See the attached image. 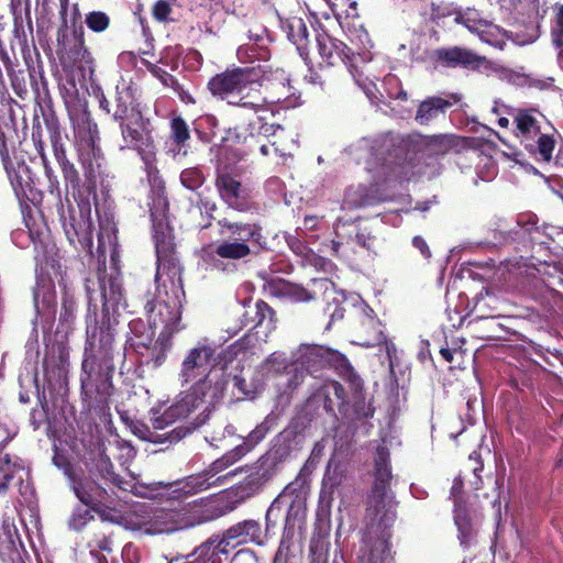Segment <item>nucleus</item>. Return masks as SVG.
I'll return each instance as SVG.
<instances>
[{
  "label": "nucleus",
  "mask_w": 563,
  "mask_h": 563,
  "mask_svg": "<svg viewBox=\"0 0 563 563\" xmlns=\"http://www.w3.org/2000/svg\"><path fill=\"white\" fill-rule=\"evenodd\" d=\"M32 141L37 155L41 157L44 174L47 179V192L55 198V206L64 233L71 246L78 252H86L93 256L92 220L90 197L97 200L96 181L92 168L86 170V181L78 183V189L70 188L77 203L74 206L66 196L65 202L58 176L53 169L45 153V141L42 137V128L37 118L34 120ZM69 190V188H67Z\"/></svg>",
  "instance_id": "nucleus-1"
},
{
  "label": "nucleus",
  "mask_w": 563,
  "mask_h": 563,
  "mask_svg": "<svg viewBox=\"0 0 563 563\" xmlns=\"http://www.w3.org/2000/svg\"><path fill=\"white\" fill-rule=\"evenodd\" d=\"M115 358L124 363L125 349L115 350L113 323L87 327V340L81 362L80 391L82 400L99 416L110 415V398L113 395Z\"/></svg>",
  "instance_id": "nucleus-2"
},
{
  "label": "nucleus",
  "mask_w": 563,
  "mask_h": 563,
  "mask_svg": "<svg viewBox=\"0 0 563 563\" xmlns=\"http://www.w3.org/2000/svg\"><path fill=\"white\" fill-rule=\"evenodd\" d=\"M181 297H185L184 280L166 279L154 282V289L140 284L132 296V313L142 310L151 329L163 327L159 342L164 346H172L174 334L184 328Z\"/></svg>",
  "instance_id": "nucleus-3"
},
{
  "label": "nucleus",
  "mask_w": 563,
  "mask_h": 563,
  "mask_svg": "<svg viewBox=\"0 0 563 563\" xmlns=\"http://www.w3.org/2000/svg\"><path fill=\"white\" fill-rule=\"evenodd\" d=\"M269 74L268 66L261 64L227 68L209 79L207 89L218 100L256 112L267 102L261 88Z\"/></svg>",
  "instance_id": "nucleus-4"
},
{
  "label": "nucleus",
  "mask_w": 563,
  "mask_h": 563,
  "mask_svg": "<svg viewBox=\"0 0 563 563\" xmlns=\"http://www.w3.org/2000/svg\"><path fill=\"white\" fill-rule=\"evenodd\" d=\"M261 523L253 519L240 521L227 529L222 537L211 536L188 554L177 553L166 558L169 563H222L231 549L239 544H263Z\"/></svg>",
  "instance_id": "nucleus-5"
},
{
  "label": "nucleus",
  "mask_w": 563,
  "mask_h": 563,
  "mask_svg": "<svg viewBox=\"0 0 563 563\" xmlns=\"http://www.w3.org/2000/svg\"><path fill=\"white\" fill-rule=\"evenodd\" d=\"M19 139L18 129L4 125L0 129V157L13 191L20 202L40 205L43 192L35 188L30 167L21 159L11 157Z\"/></svg>",
  "instance_id": "nucleus-6"
},
{
  "label": "nucleus",
  "mask_w": 563,
  "mask_h": 563,
  "mask_svg": "<svg viewBox=\"0 0 563 563\" xmlns=\"http://www.w3.org/2000/svg\"><path fill=\"white\" fill-rule=\"evenodd\" d=\"M216 372L217 369L211 373V380L203 385L201 393H196L194 387H190L180 400L169 406L154 421V426L156 428L173 427L178 421L185 422L184 420L188 419L203 402L214 406L223 400L229 378L225 372L220 376Z\"/></svg>",
  "instance_id": "nucleus-7"
},
{
  "label": "nucleus",
  "mask_w": 563,
  "mask_h": 563,
  "mask_svg": "<svg viewBox=\"0 0 563 563\" xmlns=\"http://www.w3.org/2000/svg\"><path fill=\"white\" fill-rule=\"evenodd\" d=\"M114 122L118 123L121 133L122 144H120V150L137 152L145 164L148 176L153 175L154 181H158V190L164 191V181L157 176L158 169L154 166L155 145L150 129V119L141 112Z\"/></svg>",
  "instance_id": "nucleus-8"
},
{
  "label": "nucleus",
  "mask_w": 563,
  "mask_h": 563,
  "mask_svg": "<svg viewBox=\"0 0 563 563\" xmlns=\"http://www.w3.org/2000/svg\"><path fill=\"white\" fill-rule=\"evenodd\" d=\"M152 232L156 253V273L154 282H159L164 275L167 280H183L184 267L180 264L174 230L166 216L156 217L151 212Z\"/></svg>",
  "instance_id": "nucleus-9"
},
{
  "label": "nucleus",
  "mask_w": 563,
  "mask_h": 563,
  "mask_svg": "<svg viewBox=\"0 0 563 563\" xmlns=\"http://www.w3.org/2000/svg\"><path fill=\"white\" fill-rule=\"evenodd\" d=\"M306 516V494L302 485L294 482L288 484L273 500L265 516L266 532L275 529L284 520V533L291 531L301 523Z\"/></svg>",
  "instance_id": "nucleus-10"
},
{
  "label": "nucleus",
  "mask_w": 563,
  "mask_h": 563,
  "mask_svg": "<svg viewBox=\"0 0 563 563\" xmlns=\"http://www.w3.org/2000/svg\"><path fill=\"white\" fill-rule=\"evenodd\" d=\"M37 108L41 111L42 120L35 111L32 125L34 124L35 118L38 119L42 129V123H44L48 132V139L54 157L62 170L66 188L78 189V183H81V177L75 164L67 157L66 140L68 136L64 132L57 115L52 109H44L41 103H37ZM42 137L44 139L43 134Z\"/></svg>",
  "instance_id": "nucleus-11"
},
{
  "label": "nucleus",
  "mask_w": 563,
  "mask_h": 563,
  "mask_svg": "<svg viewBox=\"0 0 563 563\" xmlns=\"http://www.w3.org/2000/svg\"><path fill=\"white\" fill-rule=\"evenodd\" d=\"M214 356V345L198 342L187 352L181 362L179 372L181 384H190L196 393H201L203 385L211 380V373L218 367Z\"/></svg>",
  "instance_id": "nucleus-12"
},
{
  "label": "nucleus",
  "mask_w": 563,
  "mask_h": 563,
  "mask_svg": "<svg viewBox=\"0 0 563 563\" xmlns=\"http://www.w3.org/2000/svg\"><path fill=\"white\" fill-rule=\"evenodd\" d=\"M251 253L252 250L249 244L229 239L217 245H203L199 251V258L206 269L231 274L238 271L234 261L245 258Z\"/></svg>",
  "instance_id": "nucleus-13"
},
{
  "label": "nucleus",
  "mask_w": 563,
  "mask_h": 563,
  "mask_svg": "<svg viewBox=\"0 0 563 563\" xmlns=\"http://www.w3.org/2000/svg\"><path fill=\"white\" fill-rule=\"evenodd\" d=\"M120 417L135 437L155 444H175L191 434L200 426V422L196 421H179V424L166 430L169 427L156 428L154 426V421L161 416L152 419V428L142 420L130 418L125 411L120 413Z\"/></svg>",
  "instance_id": "nucleus-14"
},
{
  "label": "nucleus",
  "mask_w": 563,
  "mask_h": 563,
  "mask_svg": "<svg viewBox=\"0 0 563 563\" xmlns=\"http://www.w3.org/2000/svg\"><path fill=\"white\" fill-rule=\"evenodd\" d=\"M349 387L352 391L350 400L346 399V391L341 383L332 380L329 384V388H331L333 396L338 400V410L342 419L347 423L354 424L372 418L375 413V408L365 400L363 380H361L360 387Z\"/></svg>",
  "instance_id": "nucleus-15"
},
{
  "label": "nucleus",
  "mask_w": 563,
  "mask_h": 563,
  "mask_svg": "<svg viewBox=\"0 0 563 563\" xmlns=\"http://www.w3.org/2000/svg\"><path fill=\"white\" fill-rule=\"evenodd\" d=\"M179 509L187 529L217 520L230 514L234 507L224 497L213 495L184 503Z\"/></svg>",
  "instance_id": "nucleus-16"
},
{
  "label": "nucleus",
  "mask_w": 563,
  "mask_h": 563,
  "mask_svg": "<svg viewBox=\"0 0 563 563\" xmlns=\"http://www.w3.org/2000/svg\"><path fill=\"white\" fill-rule=\"evenodd\" d=\"M318 52L323 63L328 66L343 64L353 78L361 76L358 67L365 62L361 53L354 52L344 42L330 36L329 34H318Z\"/></svg>",
  "instance_id": "nucleus-17"
},
{
  "label": "nucleus",
  "mask_w": 563,
  "mask_h": 563,
  "mask_svg": "<svg viewBox=\"0 0 563 563\" xmlns=\"http://www.w3.org/2000/svg\"><path fill=\"white\" fill-rule=\"evenodd\" d=\"M98 280L100 295L103 300L100 324L103 321L110 320L113 323V333L115 334V327L119 323L117 314H120V310L132 313V296L135 294V290L126 298L123 294L122 280L119 276H110L108 279L99 276ZM97 324L99 325V323Z\"/></svg>",
  "instance_id": "nucleus-18"
},
{
  "label": "nucleus",
  "mask_w": 563,
  "mask_h": 563,
  "mask_svg": "<svg viewBox=\"0 0 563 563\" xmlns=\"http://www.w3.org/2000/svg\"><path fill=\"white\" fill-rule=\"evenodd\" d=\"M391 533L387 529L367 526L358 551V563H394Z\"/></svg>",
  "instance_id": "nucleus-19"
},
{
  "label": "nucleus",
  "mask_w": 563,
  "mask_h": 563,
  "mask_svg": "<svg viewBox=\"0 0 563 563\" xmlns=\"http://www.w3.org/2000/svg\"><path fill=\"white\" fill-rule=\"evenodd\" d=\"M214 186L222 201L231 209L245 212L251 209L252 190L229 173H220Z\"/></svg>",
  "instance_id": "nucleus-20"
},
{
  "label": "nucleus",
  "mask_w": 563,
  "mask_h": 563,
  "mask_svg": "<svg viewBox=\"0 0 563 563\" xmlns=\"http://www.w3.org/2000/svg\"><path fill=\"white\" fill-rule=\"evenodd\" d=\"M429 58L434 67H461L470 70H477L485 63V57L461 46L435 48L430 53Z\"/></svg>",
  "instance_id": "nucleus-21"
},
{
  "label": "nucleus",
  "mask_w": 563,
  "mask_h": 563,
  "mask_svg": "<svg viewBox=\"0 0 563 563\" xmlns=\"http://www.w3.org/2000/svg\"><path fill=\"white\" fill-rule=\"evenodd\" d=\"M73 44L58 40L57 53L62 64L64 66L77 67L81 70H91L95 59L86 44L85 30L81 24L73 29Z\"/></svg>",
  "instance_id": "nucleus-22"
},
{
  "label": "nucleus",
  "mask_w": 563,
  "mask_h": 563,
  "mask_svg": "<svg viewBox=\"0 0 563 563\" xmlns=\"http://www.w3.org/2000/svg\"><path fill=\"white\" fill-rule=\"evenodd\" d=\"M347 225L346 221L338 220L335 224V234L338 236V241H332V253L335 257L350 260L353 253L351 242L355 240L356 244L366 249L367 251H374L376 247V236L372 234L368 228H357L354 230V239L351 234L346 236L340 232L341 228H345Z\"/></svg>",
  "instance_id": "nucleus-23"
},
{
  "label": "nucleus",
  "mask_w": 563,
  "mask_h": 563,
  "mask_svg": "<svg viewBox=\"0 0 563 563\" xmlns=\"http://www.w3.org/2000/svg\"><path fill=\"white\" fill-rule=\"evenodd\" d=\"M69 479L76 497L90 509H99L100 504L112 500L108 490L91 477L71 473Z\"/></svg>",
  "instance_id": "nucleus-24"
},
{
  "label": "nucleus",
  "mask_w": 563,
  "mask_h": 563,
  "mask_svg": "<svg viewBox=\"0 0 563 563\" xmlns=\"http://www.w3.org/2000/svg\"><path fill=\"white\" fill-rule=\"evenodd\" d=\"M221 234H227L230 240L251 245H261L264 239L261 223L252 221H232L223 218L218 221Z\"/></svg>",
  "instance_id": "nucleus-25"
},
{
  "label": "nucleus",
  "mask_w": 563,
  "mask_h": 563,
  "mask_svg": "<svg viewBox=\"0 0 563 563\" xmlns=\"http://www.w3.org/2000/svg\"><path fill=\"white\" fill-rule=\"evenodd\" d=\"M24 223L33 244L36 263L40 265L47 264L53 249L48 227L43 219L37 221L31 213L24 214Z\"/></svg>",
  "instance_id": "nucleus-26"
},
{
  "label": "nucleus",
  "mask_w": 563,
  "mask_h": 563,
  "mask_svg": "<svg viewBox=\"0 0 563 563\" xmlns=\"http://www.w3.org/2000/svg\"><path fill=\"white\" fill-rule=\"evenodd\" d=\"M186 529L179 508L159 509L143 523L146 534H169Z\"/></svg>",
  "instance_id": "nucleus-27"
},
{
  "label": "nucleus",
  "mask_w": 563,
  "mask_h": 563,
  "mask_svg": "<svg viewBox=\"0 0 563 563\" xmlns=\"http://www.w3.org/2000/svg\"><path fill=\"white\" fill-rule=\"evenodd\" d=\"M220 485V477L209 479L206 473L202 471L198 474L187 476L184 479L176 482L170 490V499L179 501V504H184L188 497L205 492L210 487Z\"/></svg>",
  "instance_id": "nucleus-28"
},
{
  "label": "nucleus",
  "mask_w": 563,
  "mask_h": 563,
  "mask_svg": "<svg viewBox=\"0 0 563 563\" xmlns=\"http://www.w3.org/2000/svg\"><path fill=\"white\" fill-rule=\"evenodd\" d=\"M550 129L552 132H541L537 135L536 145L531 146L529 151L539 162L552 163L558 169H563V145L559 146L555 156H553L560 134L553 126H550Z\"/></svg>",
  "instance_id": "nucleus-29"
},
{
  "label": "nucleus",
  "mask_w": 563,
  "mask_h": 563,
  "mask_svg": "<svg viewBox=\"0 0 563 563\" xmlns=\"http://www.w3.org/2000/svg\"><path fill=\"white\" fill-rule=\"evenodd\" d=\"M99 233H98V247L97 260L98 263L106 268V253L110 252L111 262L117 265L119 261V243H118V229L112 219H99Z\"/></svg>",
  "instance_id": "nucleus-30"
},
{
  "label": "nucleus",
  "mask_w": 563,
  "mask_h": 563,
  "mask_svg": "<svg viewBox=\"0 0 563 563\" xmlns=\"http://www.w3.org/2000/svg\"><path fill=\"white\" fill-rule=\"evenodd\" d=\"M460 101L461 96L459 93H450L448 98L429 97L419 103L415 120L420 125H428L440 115H444L449 108Z\"/></svg>",
  "instance_id": "nucleus-31"
},
{
  "label": "nucleus",
  "mask_w": 563,
  "mask_h": 563,
  "mask_svg": "<svg viewBox=\"0 0 563 563\" xmlns=\"http://www.w3.org/2000/svg\"><path fill=\"white\" fill-rule=\"evenodd\" d=\"M265 291L277 298L288 299L291 302H308L316 298L314 294L301 285L287 282L283 278H272L264 285Z\"/></svg>",
  "instance_id": "nucleus-32"
},
{
  "label": "nucleus",
  "mask_w": 563,
  "mask_h": 563,
  "mask_svg": "<svg viewBox=\"0 0 563 563\" xmlns=\"http://www.w3.org/2000/svg\"><path fill=\"white\" fill-rule=\"evenodd\" d=\"M358 339L361 340L360 344L366 347L385 344L387 353H389L388 340L384 332V325L374 314L372 309H369V312H365L361 320Z\"/></svg>",
  "instance_id": "nucleus-33"
},
{
  "label": "nucleus",
  "mask_w": 563,
  "mask_h": 563,
  "mask_svg": "<svg viewBox=\"0 0 563 563\" xmlns=\"http://www.w3.org/2000/svg\"><path fill=\"white\" fill-rule=\"evenodd\" d=\"M276 311L264 300L260 299L255 302L254 308L244 311L241 319L239 329L233 330L236 334L242 328L251 325L254 328L265 327L266 330L272 331L276 324Z\"/></svg>",
  "instance_id": "nucleus-34"
},
{
  "label": "nucleus",
  "mask_w": 563,
  "mask_h": 563,
  "mask_svg": "<svg viewBox=\"0 0 563 563\" xmlns=\"http://www.w3.org/2000/svg\"><path fill=\"white\" fill-rule=\"evenodd\" d=\"M415 143L418 150L428 157H440L457 147L460 137L448 134L418 135Z\"/></svg>",
  "instance_id": "nucleus-35"
},
{
  "label": "nucleus",
  "mask_w": 563,
  "mask_h": 563,
  "mask_svg": "<svg viewBox=\"0 0 563 563\" xmlns=\"http://www.w3.org/2000/svg\"><path fill=\"white\" fill-rule=\"evenodd\" d=\"M268 459L265 461H261L260 465H257L253 472H251L238 486L236 490L240 497L250 498L257 494L264 485L269 482L275 475V470L273 463L272 465H266Z\"/></svg>",
  "instance_id": "nucleus-36"
},
{
  "label": "nucleus",
  "mask_w": 563,
  "mask_h": 563,
  "mask_svg": "<svg viewBox=\"0 0 563 563\" xmlns=\"http://www.w3.org/2000/svg\"><path fill=\"white\" fill-rule=\"evenodd\" d=\"M141 112L135 97V89L131 85L117 86L112 120L118 121Z\"/></svg>",
  "instance_id": "nucleus-37"
},
{
  "label": "nucleus",
  "mask_w": 563,
  "mask_h": 563,
  "mask_svg": "<svg viewBox=\"0 0 563 563\" xmlns=\"http://www.w3.org/2000/svg\"><path fill=\"white\" fill-rule=\"evenodd\" d=\"M538 218L536 214H520L517 220V227L520 230L507 229L506 225L499 224L498 228L493 230L494 244L507 245L519 239L521 231L531 233L533 230L538 231Z\"/></svg>",
  "instance_id": "nucleus-38"
},
{
  "label": "nucleus",
  "mask_w": 563,
  "mask_h": 563,
  "mask_svg": "<svg viewBox=\"0 0 563 563\" xmlns=\"http://www.w3.org/2000/svg\"><path fill=\"white\" fill-rule=\"evenodd\" d=\"M327 361V367L332 368L349 386L360 387L363 379L344 354L330 349Z\"/></svg>",
  "instance_id": "nucleus-39"
},
{
  "label": "nucleus",
  "mask_w": 563,
  "mask_h": 563,
  "mask_svg": "<svg viewBox=\"0 0 563 563\" xmlns=\"http://www.w3.org/2000/svg\"><path fill=\"white\" fill-rule=\"evenodd\" d=\"M254 344L255 336L251 333L244 334L224 350L219 353L216 352L214 362L217 366H220L221 372H225L230 363L235 361L240 354H245Z\"/></svg>",
  "instance_id": "nucleus-40"
},
{
  "label": "nucleus",
  "mask_w": 563,
  "mask_h": 563,
  "mask_svg": "<svg viewBox=\"0 0 563 563\" xmlns=\"http://www.w3.org/2000/svg\"><path fill=\"white\" fill-rule=\"evenodd\" d=\"M329 350L322 345H301L298 361L307 372L313 374L327 367Z\"/></svg>",
  "instance_id": "nucleus-41"
},
{
  "label": "nucleus",
  "mask_w": 563,
  "mask_h": 563,
  "mask_svg": "<svg viewBox=\"0 0 563 563\" xmlns=\"http://www.w3.org/2000/svg\"><path fill=\"white\" fill-rule=\"evenodd\" d=\"M538 115L542 114L536 109H520L514 118V123L518 131V135L526 140L533 139L538 134H541V125L538 120Z\"/></svg>",
  "instance_id": "nucleus-42"
},
{
  "label": "nucleus",
  "mask_w": 563,
  "mask_h": 563,
  "mask_svg": "<svg viewBox=\"0 0 563 563\" xmlns=\"http://www.w3.org/2000/svg\"><path fill=\"white\" fill-rule=\"evenodd\" d=\"M553 271L544 273L540 282V295L547 299L549 306L563 300V277L556 267H553Z\"/></svg>",
  "instance_id": "nucleus-43"
},
{
  "label": "nucleus",
  "mask_w": 563,
  "mask_h": 563,
  "mask_svg": "<svg viewBox=\"0 0 563 563\" xmlns=\"http://www.w3.org/2000/svg\"><path fill=\"white\" fill-rule=\"evenodd\" d=\"M169 140L174 145V155L187 154L188 142L190 140V129L181 115H174L169 121Z\"/></svg>",
  "instance_id": "nucleus-44"
},
{
  "label": "nucleus",
  "mask_w": 563,
  "mask_h": 563,
  "mask_svg": "<svg viewBox=\"0 0 563 563\" xmlns=\"http://www.w3.org/2000/svg\"><path fill=\"white\" fill-rule=\"evenodd\" d=\"M224 143L230 145H245V150L243 151V155H249L253 153V143H260L256 134L254 133V129L250 128V123L245 125H235L233 128H229L225 130V134L222 137Z\"/></svg>",
  "instance_id": "nucleus-45"
},
{
  "label": "nucleus",
  "mask_w": 563,
  "mask_h": 563,
  "mask_svg": "<svg viewBox=\"0 0 563 563\" xmlns=\"http://www.w3.org/2000/svg\"><path fill=\"white\" fill-rule=\"evenodd\" d=\"M148 71L157 78L164 87L173 89V91L178 96L181 102L186 104L196 103L195 98L189 93V91L185 90L183 85L178 81V79L169 74L162 67H158L154 64H150L147 66Z\"/></svg>",
  "instance_id": "nucleus-46"
},
{
  "label": "nucleus",
  "mask_w": 563,
  "mask_h": 563,
  "mask_svg": "<svg viewBox=\"0 0 563 563\" xmlns=\"http://www.w3.org/2000/svg\"><path fill=\"white\" fill-rule=\"evenodd\" d=\"M88 548L90 553L95 554L96 551L106 553L112 552L113 545V529L108 523H98L92 527V534L88 540Z\"/></svg>",
  "instance_id": "nucleus-47"
},
{
  "label": "nucleus",
  "mask_w": 563,
  "mask_h": 563,
  "mask_svg": "<svg viewBox=\"0 0 563 563\" xmlns=\"http://www.w3.org/2000/svg\"><path fill=\"white\" fill-rule=\"evenodd\" d=\"M236 56L241 63L267 62L271 57L268 44L249 42L239 46Z\"/></svg>",
  "instance_id": "nucleus-48"
},
{
  "label": "nucleus",
  "mask_w": 563,
  "mask_h": 563,
  "mask_svg": "<svg viewBox=\"0 0 563 563\" xmlns=\"http://www.w3.org/2000/svg\"><path fill=\"white\" fill-rule=\"evenodd\" d=\"M390 486L389 481L379 482L374 479L371 494L367 499V515L376 517L386 507L387 490Z\"/></svg>",
  "instance_id": "nucleus-49"
},
{
  "label": "nucleus",
  "mask_w": 563,
  "mask_h": 563,
  "mask_svg": "<svg viewBox=\"0 0 563 563\" xmlns=\"http://www.w3.org/2000/svg\"><path fill=\"white\" fill-rule=\"evenodd\" d=\"M96 471L100 475L102 479L111 483L120 489L128 490L126 485L128 482L124 481L119 474L114 472V466L110 460V457L104 453L100 452L98 459L96 460Z\"/></svg>",
  "instance_id": "nucleus-50"
},
{
  "label": "nucleus",
  "mask_w": 563,
  "mask_h": 563,
  "mask_svg": "<svg viewBox=\"0 0 563 563\" xmlns=\"http://www.w3.org/2000/svg\"><path fill=\"white\" fill-rule=\"evenodd\" d=\"M288 38L294 43L298 51L307 48L309 31L301 18H294L288 23Z\"/></svg>",
  "instance_id": "nucleus-51"
},
{
  "label": "nucleus",
  "mask_w": 563,
  "mask_h": 563,
  "mask_svg": "<svg viewBox=\"0 0 563 563\" xmlns=\"http://www.w3.org/2000/svg\"><path fill=\"white\" fill-rule=\"evenodd\" d=\"M391 467L389 462V451L387 448L378 446L374 461V479L379 482L391 481Z\"/></svg>",
  "instance_id": "nucleus-52"
},
{
  "label": "nucleus",
  "mask_w": 563,
  "mask_h": 563,
  "mask_svg": "<svg viewBox=\"0 0 563 563\" xmlns=\"http://www.w3.org/2000/svg\"><path fill=\"white\" fill-rule=\"evenodd\" d=\"M87 29L96 34L107 32L111 26L110 15L101 10H92L85 14L84 20Z\"/></svg>",
  "instance_id": "nucleus-53"
},
{
  "label": "nucleus",
  "mask_w": 563,
  "mask_h": 563,
  "mask_svg": "<svg viewBox=\"0 0 563 563\" xmlns=\"http://www.w3.org/2000/svg\"><path fill=\"white\" fill-rule=\"evenodd\" d=\"M232 465H233L232 460H230V456H228L224 453L221 457L217 459L207 468H205L203 472L206 473V475L208 476L209 479H214L217 477H220L221 485H222L225 479L232 477L239 471V468H236L232 472L222 474L227 468H229Z\"/></svg>",
  "instance_id": "nucleus-54"
},
{
  "label": "nucleus",
  "mask_w": 563,
  "mask_h": 563,
  "mask_svg": "<svg viewBox=\"0 0 563 563\" xmlns=\"http://www.w3.org/2000/svg\"><path fill=\"white\" fill-rule=\"evenodd\" d=\"M250 128L254 130L258 128L256 135L257 140H260V136H264L267 140L268 137H272L273 140H278V142H282V139L286 133L285 128L282 125L265 123L261 117H256L255 120L250 121Z\"/></svg>",
  "instance_id": "nucleus-55"
},
{
  "label": "nucleus",
  "mask_w": 563,
  "mask_h": 563,
  "mask_svg": "<svg viewBox=\"0 0 563 563\" xmlns=\"http://www.w3.org/2000/svg\"><path fill=\"white\" fill-rule=\"evenodd\" d=\"M16 465L11 461L10 454L0 456V496L7 495L10 483L14 478Z\"/></svg>",
  "instance_id": "nucleus-56"
},
{
  "label": "nucleus",
  "mask_w": 563,
  "mask_h": 563,
  "mask_svg": "<svg viewBox=\"0 0 563 563\" xmlns=\"http://www.w3.org/2000/svg\"><path fill=\"white\" fill-rule=\"evenodd\" d=\"M180 183L188 190H198L206 181V176L199 167H188L180 173Z\"/></svg>",
  "instance_id": "nucleus-57"
},
{
  "label": "nucleus",
  "mask_w": 563,
  "mask_h": 563,
  "mask_svg": "<svg viewBox=\"0 0 563 563\" xmlns=\"http://www.w3.org/2000/svg\"><path fill=\"white\" fill-rule=\"evenodd\" d=\"M153 335H154V331L151 330V334L147 338L148 342L141 341L137 343V346H143L147 350H151L152 361L154 363V366L157 367V366H161L165 362L166 353L172 346H164L159 342V336L157 338L155 343L151 346Z\"/></svg>",
  "instance_id": "nucleus-58"
},
{
  "label": "nucleus",
  "mask_w": 563,
  "mask_h": 563,
  "mask_svg": "<svg viewBox=\"0 0 563 563\" xmlns=\"http://www.w3.org/2000/svg\"><path fill=\"white\" fill-rule=\"evenodd\" d=\"M77 303L71 294L65 291L62 298V307L59 313V322L69 327L76 318Z\"/></svg>",
  "instance_id": "nucleus-59"
},
{
  "label": "nucleus",
  "mask_w": 563,
  "mask_h": 563,
  "mask_svg": "<svg viewBox=\"0 0 563 563\" xmlns=\"http://www.w3.org/2000/svg\"><path fill=\"white\" fill-rule=\"evenodd\" d=\"M5 67L14 92L20 98H24L29 92L25 81V71L20 70L19 73H15L8 57L5 59Z\"/></svg>",
  "instance_id": "nucleus-60"
},
{
  "label": "nucleus",
  "mask_w": 563,
  "mask_h": 563,
  "mask_svg": "<svg viewBox=\"0 0 563 563\" xmlns=\"http://www.w3.org/2000/svg\"><path fill=\"white\" fill-rule=\"evenodd\" d=\"M103 158V152H102V148H101V145H100V142L99 143H96L93 146H91V148H89L87 152L84 151V148H78V159L79 162L81 163L85 172L88 169V168H92V170L95 172V168H93V161L95 162H99L100 159ZM97 165L99 166V163H97ZM93 175L96 176V174L93 173Z\"/></svg>",
  "instance_id": "nucleus-61"
},
{
  "label": "nucleus",
  "mask_w": 563,
  "mask_h": 563,
  "mask_svg": "<svg viewBox=\"0 0 563 563\" xmlns=\"http://www.w3.org/2000/svg\"><path fill=\"white\" fill-rule=\"evenodd\" d=\"M92 511L93 510H91L89 507H76L68 521L69 528L75 531H81L86 527V525L93 519V516L91 514Z\"/></svg>",
  "instance_id": "nucleus-62"
},
{
  "label": "nucleus",
  "mask_w": 563,
  "mask_h": 563,
  "mask_svg": "<svg viewBox=\"0 0 563 563\" xmlns=\"http://www.w3.org/2000/svg\"><path fill=\"white\" fill-rule=\"evenodd\" d=\"M232 401H240L244 400L246 398H254L255 390L250 388L249 384L246 383L245 378H243L240 375H234L232 377Z\"/></svg>",
  "instance_id": "nucleus-63"
},
{
  "label": "nucleus",
  "mask_w": 563,
  "mask_h": 563,
  "mask_svg": "<svg viewBox=\"0 0 563 563\" xmlns=\"http://www.w3.org/2000/svg\"><path fill=\"white\" fill-rule=\"evenodd\" d=\"M256 147L258 148L262 156H268L271 154L272 148L275 152V154L280 157L289 155L288 148L284 146L282 142H278V140H268V143H263L260 140V143H253V152L255 151Z\"/></svg>",
  "instance_id": "nucleus-64"
}]
</instances>
